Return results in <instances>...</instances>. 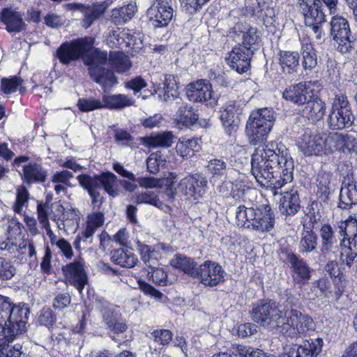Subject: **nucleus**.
Returning a JSON list of instances; mask_svg holds the SVG:
<instances>
[{"label": "nucleus", "instance_id": "obj_1", "mask_svg": "<svg viewBox=\"0 0 357 357\" xmlns=\"http://www.w3.org/2000/svg\"><path fill=\"white\" fill-rule=\"evenodd\" d=\"M294 171V160L281 143L271 142L252 155V174L261 187L270 188L273 195L293 181Z\"/></svg>", "mask_w": 357, "mask_h": 357}, {"label": "nucleus", "instance_id": "obj_2", "mask_svg": "<svg viewBox=\"0 0 357 357\" xmlns=\"http://www.w3.org/2000/svg\"><path fill=\"white\" fill-rule=\"evenodd\" d=\"M30 311L26 304L13 303L0 328V357H21L22 344L10 345L15 337L25 331Z\"/></svg>", "mask_w": 357, "mask_h": 357}, {"label": "nucleus", "instance_id": "obj_3", "mask_svg": "<svg viewBox=\"0 0 357 357\" xmlns=\"http://www.w3.org/2000/svg\"><path fill=\"white\" fill-rule=\"evenodd\" d=\"M275 213L269 204L248 203L236 210V223L238 227L261 233L269 232L275 225Z\"/></svg>", "mask_w": 357, "mask_h": 357}, {"label": "nucleus", "instance_id": "obj_4", "mask_svg": "<svg viewBox=\"0 0 357 357\" xmlns=\"http://www.w3.org/2000/svg\"><path fill=\"white\" fill-rule=\"evenodd\" d=\"M252 320L269 331L278 332L282 321L283 310L275 301L262 298L253 303L249 311Z\"/></svg>", "mask_w": 357, "mask_h": 357}, {"label": "nucleus", "instance_id": "obj_5", "mask_svg": "<svg viewBox=\"0 0 357 357\" xmlns=\"http://www.w3.org/2000/svg\"><path fill=\"white\" fill-rule=\"evenodd\" d=\"M275 121L274 112L268 108L253 111L249 116L245 132L250 143L257 145L266 139Z\"/></svg>", "mask_w": 357, "mask_h": 357}, {"label": "nucleus", "instance_id": "obj_6", "mask_svg": "<svg viewBox=\"0 0 357 357\" xmlns=\"http://www.w3.org/2000/svg\"><path fill=\"white\" fill-rule=\"evenodd\" d=\"M313 327V320L309 315L302 313L293 306H285L283 309L282 321L278 332L288 337H296L305 334Z\"/></svg>", "mask_w": 357, "mask_h": 357}, {"label": "nucleus", "instance_id": "obj_7", "mask_svg": "<svg viewBox=\"0 0 357 357\" xmlns=\"http://www.w3.org/2000/svg\"><path fill=\"white\" fill-rule=\"evenodd\" d=\"M280 260L289 268L292 282L295 287L302 288L309 283L314 272L306 260L287 247L280 248Z\"/></svg>", "mask_w": 357, "mask_h": 357}, {"label": "nucleus", "instance_id": "obj_8", "mask_svg": "<svg viewBox=\"0 0 357 357\" xmlns=\"http://www.w3.org/2000/svg\"><path fill=\"white\" fill-rule=\"evenodd\" d=\"M354 115L346 95L336 94L331 102V107L327 117V125L331 130H341L349 128L354 121Z\"/></svg>", "mask_w": 357, "mask_h": 357}, {"label": "nucleus", "instance_id": "obj_9", "mask_svg": "<svg viewBox=\"0 0 357 357\" xmlns=\"http://www.w3.org/2000/svg\"><path fill=\"white\" fill-rule=\"evenodd\" d=\"M95 45L91 36L77 38L62 43L56 49L55 56L62 65L68 66L73 61H84V56L90 53Z\"/></svg>", "mask_w": 357, "mask_h": 357}, {"label": "nucleus", "instance_id": "obj_10", "mask_svg": "<svg viewBox=\"0 0 357 357\" xmlns=\"http://www.w3.org/2000/svg\"><path fill=\"white\" fill-rule=\"evenodd\" d=\"M243 14L257 24L261 22L269 32L275 33L278 29L279 23L271 0H250L243 9Z\"/></svg>", "mask_w": 357, "mask_h": 357}, {"label": "nucleus", "instance_id": "obj_11", "mask_svg": "<svg viewBox=\"0 0 357 357\" xmlns=\"http://www.w3.org/2000/svg\"><path fill=\"white\" fill-rule=\"evenodd\" d=\"M329 135L324 132H314L307 128L298 138L296 144L305 156L328 155L331 153Z\"/></svg>", "mask_w": 357, "mask_h": 357}, {"label": "nucleus", "instance_id": "obj_12", "mask_svg": "<svg viewBox=\"0 0 357 357\" xmlns=\"http://www.w3.org/2000/svg\"><path fill=\"white\" fill-rule=\"evenodd\" d=\"M300 8L304 15L305 23L312 22H326L324 8L330 14H334L337 10V0H298Z\"/></svg>", "mask_w": 357, "mask_h": 357}, {"label": "nucleus", "instance_id": "obj_13", "mask_svg": "<svg viewBox=\"0 0 357 357\" xmlns=\"http://www.w3.org/2000/svg\"><path fill=\"white\" fill-rule=\"evenodd\" d=\"M173 0H153L146 15L150 24L155 29L168 26L173 18Z\"/></svg>", "mask_w": 357, "mask_h": 357}, {"label": "nucleus", "instance_id": "obj_14", "mask_svg": "<svg viewBox=\"0 0 357 357\" xmlns=\"http://www.w3.org/2000/svg\"><path fill=\"white\" fill-rule=\"evenodd\" d=\"M197 278L204 286L214 287L225 282L227 275L222 266L217 261L206 260L198 267Z\"/></svg>", "mask_w": 357, "mask_h": 357}, {"label": "nucleus", "instance_id": "obj_15", "mask_svg": "<svg viewBox=\"0 0 357 357\" xmlns=\"http://www.w3.org/2000/svg\"><path fill=\"white\" fill-rule=\"evenodd\" d=\"M331 34L337 43V50L342 54L350 52L353 41L348 21L340 16H333L331 21Z\"/></svg>", "mask_w": 357, "mask_h": 357}, {"label": "nucleus", "instance_id": "obj_16", "mask_svg": "<svg viewBox=\"0 0 357 357\" xmlns=\"http://www.w3.org/2000/svg\"><path fill=\"white\" fill-rule=\"evenodd\" d=\"M179 188L185 195L198 200L206 194L208 189V181L202 174H192L181 180Z\"/></svg>", "mask_w": 357, "mask_h": 357}, {"label": "nucleus", "instance_id": "obj_17", "mask_svg": "<svg viewBox=\"0 0 357 357\" xmlns=\"http://www.w3.org/2000/svg\"><path fill=\"white\" fill-rule=\"evenodd\" d=\"M243 110V105L238 100H229L220 108V120L227 134L236 130Z\"/></svg>", "mask_w": 357, "mask_h": 357}, {"label": "nucleus", "instance_id": "obj_18", "mask_svg": "<svg viewBox=\"0 0 357 357\" xmlns=\"http://www.w3.org/2000/svg\"><path fill=\"white\" fill-rule=\"evenodd\" d=\"M84 260L79 257L62 268L65 278L70 285L75 287L79 294L88 282V277L84 268Z\"/></svg>", "mask_w": 357, "mask_h": 357}, {"label": "nucleus", "instance_id": "obj_19", "mask_svg": "<svg viewBox=\"0 0 357 357\" xmlns=\"http://www.w3.org/2000/svg\"><path fill=\"white\" fill-rule=\"evenodd\" d=\"M252 56L253 54L245 47L236 45L229 52L225 59L231 69L238 74H243L250 70Z\"/></svg>", "mask_w": 357, "mask_h": 357}, {"label": "nucleus", "instance_id": "obj_20", "mask_svg": "<svg viewBox=\"0 0 357 357\" xmlns=\"http://www.w3.org/2000/svg\"><path fill=\"white\" fill-rule=\"evenodd\" d=\"M186 95L188 100L194 102L206 103L212 105L215 100H212V89L208 81L201 79L188 85Z\"/></svg>", "mask_w": 357, "mask_h": 357}, {"label": "nucleus", "instance_id": "obj_21", "mask_svg": "<svg viewBox=\"0 0 357 357\" xmlns=\"http://www.w3.org/2000/svg\"><path fill=\"white\" fill-rule=\"evenodd\" d=\"M357 204V185L353 174H347L342 181L338 207L350 209Z\"/></svg>", "mask_w": 357, "mask_h": 357}, {"label": "nucleus", "instance_id": "obj_22", "mask_svg": "<svg viewBox=\"0 0 357 357\" xmlns=\"http://www.w3.org/2000/svg\"><path fill=\"white\" fill-rule=\"evenodd\" d=\"M91 79L99 84L105 93L109 92L118 84V79L114 72L100 65L88 68Z\"/></svg>", "mask_w": 357, "mask_h": 357}, {"label": "nucleus", "instance_id": "obj_23", "mask_svg": "<svg viewBox=\"0 0 357 357\" xmlns=\"http://www.w3.org/2000/svg\"><path fill=\"white\" fill-rule=\"evenodd\" d=\"M331 153L337 151L346 155H357V139L349 134L330 133Z\"/></svg>", "mask_w": 357, "mask_h": 357}, {"label": "nucleus", "instance_id": "obj_24", "mask_svg": "<svg viewBox=\"0 0 357 357\" xmlns=\"http://www.w3.org/2000/svg\"><path fill=\"white\" fill-rule=\"evenodd\" d=\"M0 22L10 33H20L26 28L22 15L12 8H3L0 12Z\"/></svg>", "mask_w": 357, "mask_h": 357}, {"label": "nucleus", "instance_id": "obj_25", "mask_svg": "<svg viewBox=\"0 0 357 357\" xmlns=\"http://www.w3.org/2000/svg\"><path fill=\"white\" fill-rule=\"evenodd\" d=\"M301 209V199L298 190L292 188L284 192L279 202V211L285 216H294Z\"/></svg>", "mask_w": 357, "mask_h": 357}, {"label": "nucleus", "instance_id": "obj_26", "mask_svg": "<svg viewBox=\"0 0 357 357\" xmlns=\"http://www.w3.org/2000/svg\"><path fill=\"white\" fill-rule=\"evenodd\" d=\"M319 232L321 238L320 255L324 257H328L334 254L338 248L335 231L330 224L325 223L321 226Z\"/></svg>", "mask_w": 357, "mask_h": 357}, {"label": "nucleus", "instance_id": "obj_27", "mask_svg": "<svg viewBox=\"0 0 357 357\" xmlns=\"http://www.w3.org/2000/svg\"><path fill=\"white\" fill-rule=\"evenodd\" d=\"M91 178L96 181L98 186L111 197L115 198L120 194V179L109 171L102 172L100 174L91 176Z\"/></svg>", "mask_w": 357, "mask_h": 357}, {"label": "nucleus", "instance_id": "obj_28", "mask_svg": "<svg viewBox=\"0 0 357 357\" xmlns=\"http://www.w3.org/2000/svg\"><path fill=\"white\" fill-rule=\"evenodd\" d=\"M322 340L317 338L315 342L305 341L301 345L295 344L289 351L283 353L279 357H317L321 351Z\"/></svg>", "mask_w": 357, "mask_h": 357}, {"label": "nucleus", "instance_id": "obj_29", "mask_svg": "<svg viewBox=\"0 0 357 357\" xmlns=\"http://www.w3.org/2000/svg\"><path fill=\"white\" fill-rule=\"evenodd\" d=\"M312 93L313 91L305 84L298 83L287 87L282 92V98L296 105H304Z\"/></svg>", "mask_w": 357, "mask_h": 357}, {"label": "nucleus", "instance_id": "obj_30", "mask_svg": "<svg viewBox=\"0 0 357 357\" xmlns=\"http://www.w3.org/2000/svg\"><path fill=\"white\" fill-rule=\"evenodd\" d=\"M77 180L79 185L88 192L93 208L99 209L105 202V198L101 195L100 188L98 186L96 181H93L91 175L88 174L78 175Z\"/></svg>", "mask_w": 357, "mask_h": 357}, {"label": "nucleus", "instance_id": "obj_31", "mask_svg": "<svg viewBox=\"0 0 357 357\" xmlns=\"http://www.w3.org/2000/svg\"><path fill=\"white\" fill-rule=\"evenodd\" d=\"M326 109V103L312 93L310 100L304 105V108L302 110L303 116H306L309 121L316 123L323 119Z\"/></svg>", "mask_w": 357, "mask_h": 357}, {"label": "nucleus", "instance_id": "obj_32", "mask_svg": "<svg viewBox=\"0 0 357 357\" xmlns=\"http://www.w3.org/2000/svg\"><path fill=\"white\" fill-rule=\"evenodd\" d=\"M22 170V180L28 185L44 183L47 177V169L36 162L25 165Z\"/></svg>", "mask_w": 357, "mask_h": 357}, {"label": "nucleus", "instance_id": "obj_33", "mask_svg": "<svg viewBox=\"0 0 357 357\" xmlns=\"http://www.w3.org/2000/svg\"><path fill=\"white\" fill-rule=\"evenodd\" d=\"M169 264L172 268L182 271L193 278H197L199 266L193 258L177 253L170 260Z\"/></svg>", "mask_w": 357, "mask_h": 357}, {"label": "nucleus", "instance_id": "obj_34", "mask_svg": "<svg viewBox=\"0 0 357 357\" xmlns=\"http://www.w3.org/2000/svg\"><path fill=\"white\" fill-rule=\"evenodd\" d=\"M279 64L283 73L295 75L299 69L300 55L297 52L280 50Z\"/></svg>", "mask_w": 357, "mask_h": 357}, {"label": "nucleus", "instance_id": "obj_35", "mask_svg": "<svg viewBox=\"0 0 357 357\" xmlns=\"http://www.w3.org/2000/svg\"><path fill=\"white\" fill-rule=\"evenodd\" d=\"M102 109L121 110L134 105L135 100L125 94H104L102 96Z\"/></svg>", "mask_w": 357, "mask_h": 357}, {"label": "nucleus", "instance_id": "obj_36", "mask_svg": "<svg viewBox=\"0 0 357 357\" xmlns=\"http://www.w3.org/2000/svg\"><path fill=\"white\" fill-rule=\"evenodd\" d=\"M178 84L173 75H165L163 87H158L155 91L158 98L164 102L172 101L178 97Z\"/></svg>", "mask_w": 357, "mask_h": 357}, {"label": "nucleus", "instance_id": "obj_37", "mask_svg": "<svg viewBox=\"0 0 357 357\" xmlns=\"http://www.w3.org/2000/svg\"><path fill=\"white\" fill-rule=\"evenodd\" d=\"M80 11L83 15L82 26L86 29L98 20L106 10V6L104 3H95L91 6L80 5Z\"/></svg>", "mask_w": 357, "mask_h": 357}, {"label": "nucleus", "instance_id": "obj_38", "mask_svg": "<svg viewBox=\"0 0 357 357\" xmlns=\"http://www.w3.org/2000/svg\"><path fill=\"white\" fill-rule=\"evenodd\" d=\"M111 261L123 268H133L138 262L136 255L131 251L124 248L114 249L110 252Z\"/></svg>", "mask_w": 357, "mask_h": 357}, {"label": "nucleus", "instance_id": "obj_39", "mask_svg": "<svg viewBox=\"0 0 357 357\" xmlns=\"http://www.w3.org/2000/svg\"><path fill=\"white\" fill-rule=\"evenodd\" d=\"M340 247L341 264L351 268L357 257V237L347 241L340 240Z\"/></svg>", "mask_w": 357, "mask_h": 357}, {"label": "nucleus", "instance_id": "obj_40", "mask_svg": "<svg viewBox=\"0 0 357 357\" xmlns=\"http://www.w3.org/2000/svg\"><path fill=\"white\" fill-rule=\"evenodd\" d=\"M108 66L111 70L117 73L123 74L132 67V62L123 52L110 51L108 58Z\"/></svg>", "mask_w": 357, "mask_h": 357}, {"label": "nucleus", "instance_id": "obj_41", "mask_svg": "<svg viewBox=\"0 0 357 357\" xmlns=\"http://www.w3.org/2000/svg\"><path fill=\"white\" fill-rule=\"evenodd\" d=\"M201 138L182 137L176 146V151L182 158H190L201 149Z\"/></svg>", "mask_w": 357, "mask_h": 357}, {"label": "nucleus", "instance_id": "obj_42", "mask_svg": "<svg viewBox=\"0 0 357 357\" xmlns=\"http://www.w3.org/2000/svg\"><path fill=\"white\" fill-rule=\"evenodd\" d=\"M261 43V31L254 26H249L246 31L242 35V43L238 45L245 47L248 51L254 55Z\"/></svg>", "mask_w": 357, "mask_h": 357}, {"label": "nucleus", "instance_id": "obj_43", "mask_svg": "<svg viewBox=\"0 0 357 357\" xmlns=\"http://www.w3.org/2000/svg\"><path fill=\"white\" fill-rule=\"evenodd\" d=\"M199 119L197 109L193 108L192 106L185 103L182 104L178 109L176 112V118L178 123L185 127L194 126Z\"/></svg>", "mask_w": 357, "mask_h": 357}, {"label": "nucleus", "instance_id": "obj_44", "mask_svg": "<svg viewBox=\"0 0 357 357\" xmlns=\"http://www.w3.org/2000/svg\"><path fill=\"white\" fill-rule=\"evenodd\" d=\"M334 227L336 229H338L340 236L342 237L341 240L347 241V239L357 238L356 217L349 216L345 220L337 222Z\"/></svg>", "mask_w": 357, "mask_h": 357}, {"label": "nucleus", "instance_id": "obj_45", "mask_svg": "<svg viewBox=\"0 0 357 357\" xmlns=\"http://www.w3.org/2000/svg\"><path fill=\"white\" fill-rule=\"evenodd\" d=\"M50 215L54 221H61L63 222L68 220H76L78 217L77 211L75 208H70L66 209L61 202H55L50 206Z\"/></svg>", "mask_w": 357, "mask_h": 357}, {"label": "nucleus", "instance_id": "obj_46", "mask_svg": "<svg viewBox=\"0 0 357 357\" xmlns=\"http://www.w3.org/2000/svg\"><path fill=\"white\" fill-rule=\"evenodd\" d=\"M317 244L318 236L314 229L303 227L299 242V252L302 254L312 252L317 248Z\"/></svg>", "mask_w": 357, "mask_h": 357}, {"label": "nucleus", "instance_id": "obj_47", "mask_svg": "<svg viewBox=\"0 0 357 357\" xmlns=\"http://www.w3.org/2000/svg\"><path fill=\"white\" fill-rule=\"evenodd\" d=\"M137 248L140 254L141 259L147 266V267H152L153 266L158 265L160 254L155 250V246L151 247L137 241Z\"/></svg>", "mask_w": 357, "mask_h": 357}, {"label": "nucleus", "instance_id": "obj_48", "mask_svg": "<svg viewBox=\"0 0 357 357\" xmlns=\"http://www.w3.org/2000/svg\"><path fill=\"white\" fill-rule=\"evenodd\" d=\"M128 328L123 316L107 326L110 332L109 337L118 344H121L127 341L126 337L123 336V333L128 330Z\"/></svg>", "mask_w": 357, "mask_h": 357}, {"label": "nucleus", "instance_id": "obj_49", "mask_svg": "<svg viewBox=\"0 0 357 357\" xmlns=\"http://www.w3.org/2000/svg\"><path fill=\"white\" fill-rule=\"evenodd\" d=\"M135 10V6L131 3L120 8H114L112 10L111 21L115 25L125 24L132 18Z\"/></svg>", "mask_w": 357, "mask_h": 357}, {"label": "nucleus", "instance_id": "obj_50", "mask_svg": "<svg viewBox=\"0 0 357 357\" xmlns=\"http://www.w3.org/2000/svg\"><path fill=\"white\" fill-rule=\"evenodd\" d=\"M301 64L305 71H311L317 65V51L312 43H303L301 47Z\"/></svg>", "mask_w": 357, "mask_h": 357}, {"label": "nucleus", "instance_id": "obj_51", "mask_svg": "<svg viewBox=\"0 0 357 357\" xmlns=\"http://www.w3.org/2000/svg\"><path fill=\"white\" fill-rule=\"evenodd\" d=\"M206 167L212 178H218L226 176L227 171L229 169L227 160H225L223 158H215L209 160Z\"/></svg>", "mask_w": 357, "mask_h": 357}, {"label": "nucleus", "instance_id": "obj_52", "mask_svg": "<svg viewBox=\"0 0 357 357\" xmlns=\"http://www.w3.org/2000/svg\"><path fill=\"white\" fill-rule=\"evenodd\" d=\"M229 185L231 188V192L226 193L225 196L229 194L235 199H239L242 198L245 192L250 189L248 181L245 179L238 178L231 183H223L220 187V192L224 193L225 188Z\"/></svg>", "mask_w": 357, "mask_h": 357}, {"label": "nucleus", "instance_id": "obj_53", "mask_svg": "<svg viewBox=\"0 0 357 357\" xmlns=\"http://www.w3.org/2000/svg\"><path fill=\"white\" fill-rule=\"evenodd\" d=\"M173 135L171 132H163L151 135L144 138V142L149 147H169L172 144Z\"/></svg>", "mask_w": 357, "mask_h": 357}, {"label": "nucleus", "instance_id": "obj_54", "mask_svg": "<svg viewBox=\"0 0 357 357\" xmlns=\"http://www.w3.org/2000/svg\"><path fill=\"white\" fill-rule=\"evenodd\" d=\"M317 192L319 199L324 203H328L331 192V178L327 174H319L317 178Z\"/></svg>", "mask_w": 357, "mask_h": 357}, {"label": "nucleus", "instance_id": "obj_55", "mask_svg": "<svg viewBox=\"0 0 357 357\" xmlns=\"http://www.w3.org/2000/svg\"><path fill=\"white\" fill-rule=\"evenodd\" d=\"M135 203L136 204H149L160 209H163L164 207H168L160 200L155 192L149 190L137 194Z\"/></svg>", "mask_w": 357, "mask_h": 357}, {"label": "nucleus", "instance_id": "obj_56", "mask_svg": "<svg viewBox=\"0 0 357 357\" xmlns=\"http://www.w3.org/2000/svg\"><path fill=\"white\" fill-rule=\"evenodd\" d=\"M109 54L105 51H100L98 48H93L90 53L84 56V63L88 67L95 65L103 66L108 63Z\"/></svg>", "mask_w": 357, "mask_h": 357}, {"label": "nucleus", "instance_id": "obj_57", "mask_svg": "<svg viewBox=\"0 0 357 357\" xmlns=\"http://www.w3.org/2000/svg\"><path fill=\"white\" fill-rule=\"evenodd\" d=\"M100 313L102 321L106 326L123 316L119 306L108 303L102 305Z\"/></svg>", "mask_w": 357, "mask_h": 357}, {"label": "nucleus", "instance_id": "obj_58", "mask_svg": "<svg viewBox=\"0 0 357 357\" xmlns=\"http://www.w3.org/2000/svg\"><path fill=\"white\" fill-rule=\"evenodd\" d=\"M77 107L80 112L84 113L102 109V98H96L93 96L80 98L77 100Z\"/></svg>", "mask_w": 357, "mask_h": 357}, {"label": "nucleus", "instance_id": "obj_59", "mask_svg": "<svg viewBox=\"0 0 357 357\" xmlns=\"http://www.w3.org/2000/svg\"><path fill=\"white\" fill-rule=\"evenodd\" d=\"M23 79L17 75L3 77L1 79V91L6 95H10L16 92L22 84Z\"/></svg>", "mask_w": 357, "mask_h": 357}, {"label": "nucleus", "instance_id": "obj_60", "mask_svg": "<svg viewBox=\"0 0 357 357\" xmlns=\"http://www.w3.org/2000/svg\"><path fill=\"white\" fill-rule=\"evenodd\" d=\"M331 284L330 280L326 277H322L318 280H314L311 284V290L314 291V296H327L328 294L331 293Z\"/></svg>", "mask_w": 357, "mask_h": 357}, {"label": "nucleus", "instance_id": "obj_61", "mask_svg": "<svg viewBox=\"0 0 357 357\" xmlns=\"http://www.w3.org/2000/svg\"><path fill=\"white\" fill-rule=\"evenodd\" d=\"M148 276L157 285L167 286L168 284L167 273L162 268H158L155 266L148 268Z\"/></svg>", "mask_w": 357, "mask_h": 357}, {"label": "nucleus", "instance_id": "obj_62", "mask_svg": "<svg viewBox=\"0 0 357 357\" xmlns=\"http://www.w3.org/2000/svg\"><path fill=\"white\" fill-rule=\"evenodd\" d=\"M16 274V268L10 259L0 257V280H11Z\"/></svg>", "mask_w": 357, "mask_h": 357}, {"label": "nucleus", "instance_id": "obj_63", "mask_svg": "<svg viewBox=\"0 0 357 357\" xmlns=\"http://www.w3.org/2000/svg\"><path fill=\"white\" fill-rule=\"evenodd\" d=\"M56 321V315L49 307H43L39 313L38 322L41 326L50 328Z\"/></svg>", "mask_w": 357, "mask_h": 357}, {"label": "nucleus", "instance_id": "obj_64", "mask_svg": "<svg viewBox=\"0 0 357 357\" xmlns=\"http://www.w3.org/2000/svg\"><path fill=\"white\" fill-rule=\"evenodd\" d=\"M165 160L160 153H151L146 160L147 170L153 174L160 171V167L164 165Z\"/></svg>", "mask_w": 357, "mask_h": 357}]
</instances>
